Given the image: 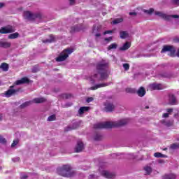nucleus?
Wrapping results in <instances>:
<instances>
[{"instance_id":"obj_1","label":"nucleus","mask_w":179,"mask_h":179,"mask_svg":"<svg viewBox=\"0 0 179 179\" xmlns=\"http://www.w3.org/2000/svg\"><path fill=\"white\" fill-rule=\"evenodd\" d=\"M128 119H122L117 122H104L96 123L94 125V129H103V128H114V127H122L127 124Z\"/></svg>"},{"instance_id":"obj_2","label":"nucleus","mask_w":179,"mask_h":179,"mask_svg":"<svg viewBox=\"0 0 179 179\" xmlns=\"http://www.w3.org/2000/svg\"><path fill=\"white\" fill-rule=\"evenodd\" d=\"M106 68H107V63L104 61L101 62L96 66V70L99 72V75L101 76L100 80H106V79L108 78V73H107Z\"/></svg>"},{"instance_id":"obj_3","label":"nucleus","mask_w":179,"mask_h":179,"mask_svg":"<svg viewBox=\"0 0 179 179\" xmlns=\"http://www.w3.org/2000/svg\"><path fill=\"white\" fill-rule=\"evenodd\" d=\"M57 174L62 176V177H72L73 172H72V168L70 165H64L57 169Z\"/></svg>"},{"instance_id":"obj_4","label":"nucleus","mask_w":179,"mask_h":179,"mask_svg":"<svg viewBox=\"0 0 179 179\" xmlns=\"http://www.w3.org/2000/svg\"><path fill=\"white\" fill-rule=\"evenodd\" d=\"M72 52H73V49H66V50H64L60 54V55L56 59V61L57 62H62V61H65L66 59V58L68 57H69V55H71V54H72Z\"/></svg>"},{"instance_id":"obj_5","label":"nucleus","mask_w":179,"mask_h":179,"mask_svg":"<svg viewBox=\"0 0 179 179\" xmlns=\"http://www.w3.org/2000/svg\"><path fill=\"white\" fill-rule=\"evenodd\" d=\"M155 15H156V16H159V17H161L162 19H164L165 20H171V18L178 19V15H167L165 13L159 11H155Z\"/></svg>"},{"instance_id":"obj_6","label":"nucleus","mask_w":179,"mask_h":179,"mask_svg":"<svg viewBox=\"0 0 179 179\" xmlns=\"http://www.w3.org/2000/svg\"><path fill=\"white\" fill-rule=\"evenodd\" d=\"M169 52L171 57H174L176 55V48L171 45H165L162 48L161 52Z\"/></svg>"},{"instance_id":"obj_7","label":"nucleus","mask_w":179,"mask_h":179,"mask_svg":"<svg viewBox=\"0 0 179 179\" xmlns=\"http://www.w3.org/2000/svg\"><path fill=\"white\" fill-rule=\"evenodd\" d=\"M23 17L27 20H34V19H37V17H38V15L33 14L30 11H24Z\"/></svg>"},{"instance_id":"obj_8","label":"nucleus","mask_w":179,"mask_h":179,"mask_svg":"<svg viewBox=\"0 0 179 179\" xmlns=\"http://www.w3.org/2000/svg\"><path fill=\"white\" fill-rule=\"evenodd\" d=\"M13 31H15V28H13V27L10 26V25H8L5 27H2L0 29V33L1 34H6L8 33H13Z\"/></svg>"},{"instance_id":"obj_9","label":"nucleus","mask_w":179,"mask_h":179,"mask_svg":"<svg viewBox=\"0 0 179 179\" xmlns=\"http://www.w3.org/2000/svg\"><path fill=\"white\" fill-rule=\"evenodd\" d=\"M150 90H162L164 87L162 84L152 83L149 85Z\"/></svg>"},{"instance_id":"obj_10","label":"nucleus","mask_w":179,"mask_h":179,"mask_svg":"<svg viewBox=\"0 0 179 179\" xmlns=\"http://www.w3.org/2000/svg\"><path fill=\"white\" fill-rule=\"evenodd\" d=\"M104 110L106 111V113H110V111H113L114 110V105L110 102H106L105 104Z\"/></svg>"},{"instance_id":"obj_11","label":"nucleus","mask_w":179,"mask_h":179,"mask_svg":"<svg viewBox=\"0 0 179 179\" xmlns=\"http://www.w3.org/2000/svg\"><path fill=\"white\" fill-rule=\"evenodd\" d=\"M101 174L106 178H114V174L108 172V171H101Z\"/></svg>"},{"instance_id":"obj_12","label":"nucleus","mask_w":179,"mask_h":179,"mask_svg":"<svg viewBox=\"0 0 179 179\" xmlns=\"http://www.w3.org/2000/svg\"><path fill=\"white\" fill-rule=\"evenodd\" d=\"M83 143L82 141H78L77 145L76 146V152L79 153L83 150Z\"/></svg>"},{"instance_id":"obj_13","label":"nucleus","mask_w":179,"mask_h":179,"mask_svg":"<svg viewBox=\"0 0 179 179\" xmlns=\"http://www.w3.org/2000/svg\"><path fill=\"white\" fill-rule=\"evenodd\" d=\"M169 104H171V106H174L177 104V99H176V96H174V95L170 94L169 96Z\"/></svg>"},{"instance_id":"obj_14","label":"nucleus","mask_w":179,"mask_h":179,"mask_svg":"<svg viewBox=\"0 0 179 179\" xmlns=\"http://www.w3.org/2000/svg\"><path fill=\"white\" fill-rule=\"evenodd\" d=\"M90 109V108L87 106L80 107V109L78 110V115L80 116L83 114H85V113L87 112V110Z\"/></svg>"},{"instance_id":"obj_15","label":"nucleus","mask_w":179,"mask_h":179,"mask_svg":"<svg viewBox=\"0 0 179 179\" xmlns=\"http://www.w3.org/2000/svg\"><path fill=\"white\" fill-rule=\"evenodd\" d=\"M24 83H29V78H22L20 80H18L15 82V85H23Z\"/></svg>"},{"instance_id":"obj_16","label":"nucleus","mask_w":179,"mask_h":179,"mask_svg":"<svg viewBox=\"0 0 179 179\" xmlns=\"http://www.w3.org/2000/svg\"><path fill=\"white\" fill-rule=\"evenodd\" d=\"M105 86H108V84H105V83L98 84L93 87H91L90 89V90H97V89H100V87H105Z\"/></svg>"},{"instance_id":"obj_17","label":"nucleus","mask_w":179,"mask_h":179,"mask_svg":"<svg viewBox=\"0 0 179 179\" xmlns=\"http://www.w3.org/2000/svg\"><path fill=\"white\" fill-rule=\"evenodd\" d=\"M11 87L10 90H8L7 92H6L5 93V96L6 97H10V96H13V94H15V93H16V90L12 89Z\"/></svg>"},{"instance_id":"obj_18","label":"nucleus","mask_w":179,"mask_h":179,"mask_svg":"<svg viewBox=\"0 0 179 179\" xmlns=\"http://www.w3.org/2000/svg\"><path fill=\"white\" fill-rule=\"evenodd\" d=\"M177 175L174 173L166 174L162 177V179H176Z\"/></svg>"},{"instance_id":"obj_19","label":"nucleus","mask_w":179,"mask_h":179,"mask_svg":"<svg viewBox=\"0 0 179 179\" xmlns=\"http://www.w3.org/2000/svg\"><path fill=\"white\" fill-rule=\"evenodd\" d=\"M131 48V43L126 42L122 47L120 48V51H125Z\"/></svg>"},{"instance_id":"obj_20","label":"nucleus","mask_w":179,"mask_h":179,"mask_svg":"<svg viewBox=\"0 0 179 179\" xmlns=\"http://www.w3.org/2000/svg\"><path fill=\"white\" fill-rule=\"evenodd\" d=\"M0 47L3 48H9L10 47V43L4 41H0Z\"/></svg>"},{"instance_id":"obj_21","label":"nucleus","mask_w":179,"mask_h":179,"mask_svg":"<svg viewBox=\"0 0 179 179\" xmlns=\"http://www.w3.org/2000/svg\"><path fill=\"white\" fill-rule=\"evenodd\" d=\"M138 95L140 97H143V96H145L146 91H145V88H143V87H140V89L138 90L137 92Z\"/></svg>"},{"instance_id":"obj_22","label":"nucleus","mask_w":179,"mask_h":179,"mask_svg":"<svg viewBox=\"0 0 179 179\" xmlns=\"http://www.w3.org/2000/svg\"><path fill=\"white\" fill-rule=\"evenodd\" d=\"M0 68L1 69L3 70L4 72H6V71H8V69H9V66L6 63H3L0 66Z\"/></svg>"},{"instance_id":"obj_23","label":"nucleus","mask_w":179,"mask_h":179,"mask_svg":"<svg viewBox=\"0 0 179 179\" xmlns=\"http://www.w3.org/2000/svg\"><path fill=\"white\" fill-rule=\"evenodd\" d=\"M99 74H94V76H92L91 77L89 78V80L92 82V83H94L96 80H97V76Z\"/></svg>"},{"instance_id":"obj_24","label":"nucleus","mask_w":179,"mask_h":179,"mask_svg":"<svg viewBox=\"0 0 179 179\" xmlns=\"http://www.w3.org/2000/svg\"><path fill=\"white\" fill-rule=\"evenodd\" d=\"M45 101V99L44 98H36L33 100L34 103H44V101Z\"/></svg>"},{"instance_id":"obj_25","label":"nucleus","mask_w":179,"mask_h":179,"mask_svg":"<svg viewBox=\"0 0 179 179\" xmlns=\"http://www.w3.org/2000/svg\"><path fill=\"white\" fill-rule=\"evenodd\" d=\"M120 37L122 38H127L128 37V32L125 31H120Z\"/></svg>"},{"instance_id":"obj_26","label":"nucleus","mask_w":179,"mask_h":179,"mask_svg":"<svg viewBox=\"0 0 179 179\" xmlns=\"http://www.w3.org/2000/svg\"><path fill=\"white\" fill-rule=\"evenodd\" d=\"M17 37H19L18 33L11 34L8 36V38L10 39L17 38Z\"/></svg>"},{"instance_id":"obj_27","label":"nucleus","mask_w":179,"mask_h":179,"mask_svg":"<svg viewBox=\"0 0 179 179\" xmlns=\"http://www.w3.org/2000/svg\"><path fill=\"white\" fill-rule=\"evenodd\" d=\"M117 48V43H112L108 47V50H115Z\"/></svg>"},{"instance_id":"obj_28","label":"nucleus","mask_w":179,"mask_h":179,"mask_svg":"<svg viewBox=\"0 0 179 179\" xmlns=\"http://www.w3.org/2000/svg\"><path fill=\"white\" fill-rule=\"evenodd\" d=\"M153 12H155L153 8H150L149 10H143V13H147V15H152Z\"/></svg>"},{"instance_id":"obj_29","label":"nucleus","mask_w":179,"mask_h":179,"mask_svg":"<svg viewBox=\"0 0 179 179\" xmlns=\"http://www.w3.org/2000/svg\"><path fill=\"white\" fill-rule=\"evenodd\" d=\"M144 170L146 174H150V173H152V168L150 166H145Z\"/></svg>"},{"instance_id":"obj_30","label":"nucleus","mask_w":179,"mask_h":179,"mask_svg":"<svg viewBox=\"0 0 179 179\" xmlns=\"http://www.w3.org/2000/svg\"><path fill=\"white\" fill-rule=\"evenodd\" d=\"M122 18H117V19H115V20H114L113 21V24H118V23H121V22H122Z\"/></svg>"},{"instance_id":"obj_31","label":"nucleus","mask_w":179,"mask_h":179,"mask_svg":"<svg viewBox=\"0 0 179 179\" xmlns=\"http://www.w3.org/2000/svg\"><path fill=\"white\" fill-rule=\"evenodd\" d=\"M155 157H165L164 155H163V154L160 153V152H155L154 154Z\"/></svg>"},{"instance_id":"obj_32","label":"nucleus","mask_w":179,"mask_h":179,"mask_svg":"<svg viewBox=\"0 0 179 179\" xmlns=\"http://www.w3.org/2000/svg\"><path fill=\"white\" fill-rule=\"evenodd\" d=\"M29 177V173H21L20 174V178L21 179H26Z\"/></svg>"},{"instance_id":"obj_33","label":"nucleus","mask_w":179,"mask_h":179,"mask_svg":"<svg viewBox=\"0 0 179 179\" xmlns=\"http://www.w3.org/2000/svg\"><path fill=\"white\" fill-rule=\"evenodd\" d=\"M19 143V140L18 139H15L13 141V143L11 144V147L12 148H15V146L16 145H17Z\"/></svg>"},{"instance_id":"obj_34","label":"nucleus","mask_w":179,"mask_h":179,"mask_svg":"<svg viewBox=\"0 0 179 179\" xmlns=\"http://www.w3.org/2000/svg\"><path fill=\"white\" fill-rule=\"evenodd\" d=\"M178 148H179L178 143H173L171 145V149H178Z\"/></svg>"},{"instance_id":"obj_35","label":"nucleus","mask_w":179,"mask_h":179,"mask_svg":"<svg viewBox=\"0 0 179 179\" xmlns=\"http://www.w3.org/2000/svg\"><path fill=\"white\" fill-rule=\"evenodd\" d=\"M55 115H54L49 116L48 118V121H55Z\"/></svg>"},{"instance_id":"obj_36","label":"nucleus","mask_w":179,"mask_h":179,"mask_svg":"<svg viewBox=\"0 0 179 179\" xmlns=\"http://www.w3.org/2000/svg\"><path fill=\"white\" fill-rule=\"evenodd\" d=\"M126 92L127 93H134L135 92V90H134L132 88H127V89H126Z\"/></svg>"},{"instance_id":"obj_37","label":"nucleus","mask_w":179,"mask_h":179,"mask_svg":"<svg viewBox=\"0 0 179 179\" xmlns=\"http://www.w3.org/2000/svg\"><path fill=\"white\" fill-rule=\"evenodd\" d=\"M164 124L166 127H171V125H173V122H164Z\"/></svg>"},{"instance_id":"obj_38","label":"nucleus","mask_w":179,"mask_h":179,"mask_svg":"<svg viewBox=\"0 0 179 179\" xmlns=\"http://www.w3.org/2000/svg\"><path fill=\"white\" fill-rule=\"evenodd\" d=\"M51 39H48L46 41H43V43H52L54 41V36H51Z\"/></svg>"},{"instance_id":"obj_39","label":"nucleus","mask_w":179,"mask_h":179,"mask_svg":"<svg viewBox=\"0 0 179 179\" xmlns=\"http://www.w3.org/2000/svg\"><path fill=\"white\" fill-rule=\"evenodd\" d=\"M0 143H6V140L1 136H0Z\"/></svg>"},{"instance_id":"obj_40","label":"nucleus","mask_w":179,"mask_h":179,"mask_svg":"<svg viewBox=\"0 0 179 179\" xmlns=\"http://www.w3.org/2000/svg\"><path fill=\"white\" fill-rule=\"evenodd\" d=\"M30 101L25 102L21 105V108H23V107H27V106H29L30 104Z\"/></svg>"},{"instance_id":"obj_41","label":"nucleus","mask_w":179,"mask_h":179,"mask_svg":"<svg viewBox=\"0 0 179 179\" xmlns=\"http://www.w3.org/2000/svg\"><path fill=\"white\" fill-rule=\"evenodd\" d=\"M123 68H124L125 71H128V69H129V64H123Z\"/></svg>"},{"instance_id":"obj_42","label":"nucleus","mask_w":179,"mask_h":179,"mask_svg":"<svg viewBox=\"0 0 179 179\" xmlns=\"http://www.w3.org/2000/svg\"><path fill=\"white\" fill-rule=\"evenodd\" d=\"M95 141H100L101 139V136L97 134L95 137H94Z\"/></svg>"},{"instance_id":"obj_43","label":"nucleus","mask_w":179,"mask_h":179,"mask_svg":"<svg viewBox=\"0 0 179 179\" xmlns=\"http://www.w3.org/2000/svg\"><path fill=\"white\" fill-rule=\"evenodd\" d=\"M173 5H177L178 6L179 5V0H173Z\"/></svg>"},{"instance_id":"obj_44","label":"nucleus","mask_w":179,"mask_h":179,"mask_svg":"<svg viewBox=\"0 0 179 179\" xmlns=\"http://www.w3.org/2000/svg\"><path fill=\"white\" fill-rule=\"evenodd\" d=\"M112 40H113L112 37L105 38V41H107V43H109V41H111Z\"/></svg>"},{"instance_id":"obj_45","label":"nucleus","mask_w":179,"mask_h":179,"mask_svg":"<svg viewBox=\"0 0 179 179\" xmlns=\"http://www.w3.org/2000/svg\"><path fill=\"white\" fill-rule=\"evenodd\" d=\"M93 100L92 97H90L88 99H87V103H91V101Z\"/></svg>"},{"instance_id":"obj_46","label":"nucleus","mask_w":179,"mask_h":179,"mask_svg":"<svg viewBox=\"0 0 179 179\" xmlns=\"http://www.w3.org/2000/svg\"><path fill=\"white\" fill-rule=\"evenodd\" d=\"M111 33H113V31H106L104 33H103V34H111Z\"/></svg>"},{"instance_id":"obj_47","label":"nucleus","mask_w":179,"mask_h":179,"mask_svg":"<svg viewBox=\"0 0 179 179\" xmlns=\"http://www.w3.org/2000/svg\"><path fill=\"white\" fill-rule=\"evenodd\" d=\"M12 160L13 162H19L20 159L19 157H16V158H13Z\"/></svg>"},{"instance_id":"obj_48","label":"nucleus","mask_w":179,"mask_h":179,"mask_svg":"<svg viewBox=\"0 0 179 179\" xmlns=\"http://www.w3.org/2000/svg\"><path fill=\"white\" fill-rule=\"evenodd\" d=\"M169 113H164V114L163 115V117H164V118H167V117H169Z\"/></svg>"},{"instance_id":"obj_49","label":"nucleus","mask_w":179,"mask_h":179,"mask_svg":"<svg viewBox=\"0 0 179 179\" xmlns=\"http://www.w3.org/2000/svg\"><path fill=\"white\" fill-rule=\"evenodd\" d=\"M70 2V5H73L75 3V0H69Z\"/></svg>"},{"instance_id":"obj_50","label":"nucleus","mask_w":179,"mask_h":179,"mask_svg":"<svg viewBox=\"0 0 179 179\" xmlns=\"http://www.w3.org/2000/svg\"><path fill=\"white\" fill-rule=\"evenodd\" d=\"M129 15H130V16H132V15H136V13H135V12H130L129 13Z\"/></svg>"},{"instance_id":"obj_51","label":"nucleus","mask_w":179,"mask_h":179,"mask_svg":"<svg viewBox=\"0 0 179 179\" xmlns=\"http://www.w3.org/2000/svg\"><path fill=\"white\" fill-rule=\"evenodd\" d=\"M167 112H168V113H171V112H173V108H169V109H167Z\"/></svg>"},{"instance_id":"obj_52","label":"nucleus","mask_w":179,"mask_h":179,"mask_svg":"<svg viewBox=\"0 0 179 179\" xmlns=\"http://www.w3.org/2000/svg\"><path fill=\"white\" fill-rule=\"evenodd\" d=\"M4 5L5 4L3 3H0V9H1V8H3Z\"/></svg>"},{"instance_id":"obj_53","label":"nucleus","mask_w":179,"mask_h":179,"mask_svg":"<svg viewBox=\"0 0 179 179\" xmlns=\"http://www.w3.org/2000/svg\"><path fill=\"white\" fill-rule=\"evenodd\" d=\"M73 31H79V29L74 28Z\"/></svg>"},{"instance_id":"obj_54","label":"nucleus","mask_w":179,"mask_h":179,"mask_svg":"<svg viewBox=\"0 0 179 179\" xmlns=\"http://www.w3.org/2000/svg\"><path fill=\"white\" fill-rule=\"evenodd\" d=\"M90 178H94V175H90Z\"/></svg>"},{"instance_id":"obj_55","label":"nucleus","mask_w":179,"mask_h":179,"mask_svg":"<svg viewBox=\"0 0 179 179\" xmlns=\"http://www.w3.org/2000/svg\"><path fill=\"white\" fill-rule=\"evenodd\" d=\"M95 36H96V37H100V34H99V33L96 34Z\"/></svg>"},{"instance_id":"obj_56","label":"nucleus","mask_w":179,"mask_h":179,"mask_svg":"<svg viewBox=\"0 0 179 179\" xmlns=\"http://www.w3.org/2000/svg\"><path fill=\"white\" fill-rule=\"evenodd\" d=\"M32 71H33V72H37V71H36V70H34V69H33Z\"/></svg>"},{"instance_id":"obj_57","label":"nucleus","mask_w":179,"mask_h":179,"mask_svg":"<svg viewBox=\"0 0 179 179\" xmlns=\"http://www.w3.org/2000/svg\"><path fill=\"white\" fill-rule=\"evenodd\" d=\"M67 131H71V128L69 127V129H67Z\"/></svg>"},{"instance_id":"obj_58","label":"nucleus","mask_w":179,"mask_h":179,"mask_svg":"<svg viewBox=\"0 0 179 179\" xmlns=\"http://www.w3.org/2000/svg\"><path fill=\"white\" fill-rule=\"evenodd\" d=\"M133 159H136V156H134V157H133Z\"/></svg>"},{"instance_id":"obj_59","label":"nucleus","mask_w":179,"mask_h":179,"mask_svg":"<svg viewBox=\"0 0 179 179\" xmlns=\"http://www.w3.org/2000/svg\"><path fill=\"white\" fill-rule=\"evenodd\" d=\"M76 127H73L72 129H75Z\"/></svg>"},{"instance_id":"obj_60","label":"nucleus","mask_w":179,"mask_h":179,"mask_svg":"<svg viewBox=\"0 0 179 179\" xmlns=\"http://www.w3.org/2000/svg\"><path fill=\"white\" fill-rule=\"evenodd\" d=\"M93 33H94V29L93 30Z\"/></svg>"},{"instance_id":"obj_61","label":"nucleus","mask_w":179,"mask_h":179,"mask_svg":"<svg viewBox=\"0 0 179 179\" xmlns=\"http://www.w3.org/2000/svg\"><path fill=\"white\" fill-rule=\"evenodd\" d=\"M146 108H149V107L147 106Z\"/></svg>"},{"instance_id":"obj_62","label":"nucleus","mask_w":179,"mask_h":179,"mask_svg":"<svg viewBox=\"0 0 179 179\" xmlns=\"http://www.w3.org/2000/svg\"><path fill=\"white\" fill-rule=\"evenodd\" d=\"M0 170H1V167H0Z\"/></svg>"}]
</instances>
